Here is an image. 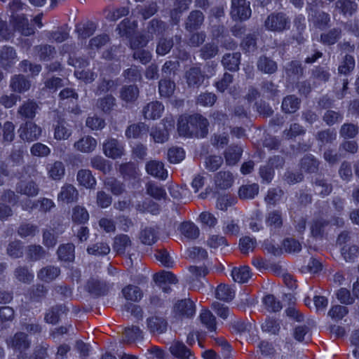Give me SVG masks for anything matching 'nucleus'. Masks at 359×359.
I'll return each instance as SVG.
<instances>
[{"label":"nucleus","mask_w":359,"mask_h":359,"mask_svg":"<svg viewBox=\"0 0 359 359\" xmlns=\"http://www.w3.org/2000/svg\"><path fill=\"white\" fill-rule=\"evenodd\" d=\"M208 121L201 115L181 116L177 123V130L184 137H205L208 133Z\"/></svg>","instance_id":"nucleus-1"},{"label":"nucleus","mask_w":359,"mask_h":359,"mask_svg":"<svg viewBox=\"0 0 359 359\" xmlns=\"http://www.w3.org/2000/svg\"><path fill=\"white\" fill-rule=\"evenodd\" d=\"M264 28L270 32H283L290 27V19L283 12H273L264 22Z\"/></svg>","instance_id":"nucleus-2"},{"label":"nucleus","mask_w":359,"mask_h":359,"mask_svg":"<svg viewBox=\"0 0 359 359\" xmlns=\"http://www.w3.org/2000/svg\"><path fill=\"white\" fill-rule=\"evenodd\" d=\"M11 347L14 351L18 352V359H31V356L27 353L31 346V340L28 335L23 332H19L11 338Z\"/></svg>","instance_id":"nucleus-3"},{"label":"nucleus","mask_w":359,"mask_h":359,"mask_svg":"<svg viewBox=\"0 0 359 359\" xmlns=\"http://www.w3.org/2000/svg\"><path fill=\"white\" fill-rule=\"evenodd\" d=\"M41 128L32 121L25 122L18 129L20 138L27 142L37 140L41 135Z\"/></svg>","instance_id":"nucleus-4"},{"label":"nucleus","mask_w":359,"mask_h":359,"mask_svg":"<svg viewBox=\"0 0 359 359\" xmlns=\"http://www.w3.org/2000/svg\"><path fill=\"white\" fill-rule=\"evenodd\" d=\"M231 14L235 19H248L251 15L250 3L246 0H232Z\"/></svg>","instance_id":"nucleus-5"},{"label":"nucleus","mask_w":359,"mask_h":359,"mask_svg":"<svg viewBox=\"0 0 359 359\" xmlns=\"http://www.w3.org/2000/svg\"><path fill=\"white\" fill-rule=\"evenodd\" d=\"M309 13V21L314 27L325 29L330 26L331 22L330 15L323 11L314 10Z\"/></svg>","instance_id":"nucleus-6"},{"label":"nucleus","mask_w":359,"mask_h":359,"mask_svg":"<svg viewBox=\"0 0 359 359\" xmlns=\"http://www.w3.org/2000/svg\"><path fill=\"white\" fill-rule=\"evenodd\" d=\"M170 353L179 359H194V354L182 341L174 340L169 347Z\"/></svg>","instance_id":"nucleus-7"},{"label":"nucleus","mask_w":359,"mask_h":359,"mask_svg":"<svg viewBox=\"0 0 359 359\" xmlns=\"http://www.w3.org/2000/svg\"><path fill=\"white\" fill-rule=\"evenodd\" d=\"M104 154L113 159L121 157L124 154L123 144L116 139H109L103 144Z\"/></svg>","instance_id":"nucleus-8"},{"label":"nucleus","mask_w":359,"mask_h":359,"mask_svg":"<svg viewBox=\"0 0 359 359\" xmlns=\"http://www.w3.org/2000/svg\"><path fill=\"white\" fill-rule=\"evenodd\" d=\"M85 288L92 296L96 297L106 295L109 292V286L107 284L95 278H91L88 280Z\"/></svg>","instance_id":"nucleus-9"},{"label":"nucleus","mask_w":359,"mask_h":359,"mask_svg":"<svg viewBox=\"0 0 359 359\" xmlns=\"http://www.w3.org/2000/svg\"><path fill=\"white\" fill-rule=\"evenodd\" d=\"M205 74L202 72L200 67H193L185 73L187 83L189 88H198L205 80Z\"/></svg>","instance_id":"nucleus-10"},{"label":"nucleus","mask_w":359,"mask_h":359,"mask_svg":"<svg viewBox=\"0 0 359 359\" xmlns=\"http://www.w3.org/2000/svg\"><path fill=\"white\" fill-rule=\"evenodd\" d=\"M205 16L203 13L198 11H192L184 22V28L187 31L192 32L201 28L203 24Z\"/></svg>","instance_id":"nucleus-11"},{"label":"nucleus","mask_w":359,"mask_h":359,"mask_svg":"<svg viewBox=\"0 0 359 359\" xmlns=\"http://www.w3.org/2000/svg\"><path fill=\"white\" fill-rule=\"evenodd\" d=\"M14 29L24 36H30L34 33V28L30 26L28 19L24 15H12Z\"/></svg>","instance_id":"nucleus-12"},{"label":"nucleus","mask_w":359,"mask_h":359,"mask_svg":"<svg viewBox=\"0 0 359 359\" xmlns=\"http://www.w3.org/2000/svg\"><path fill=\"white\" fill-rule=\"evenodd\" d=\"M145 169L149 175L156 178L163 180L168 177V172L161 161L151 160L146 163Z\"/></svg>","instance_id":"nucleus-13"},{"label":"nucleus","mask_w":359,"mask_h":359,"mask_svg":"<svg viewBox=\"0 0 359 359\" xmlns=\"http://www.w3.org/2000/svg\"><path fill=\"white\" fill-rule=\"evenodd\" d=\"M79 198V191L71 184H64L57 194V201L66 203L76 202Z\"/></svg>","instance_id":"nucleus-14"},{"label":"nucleus","mask_w":359,"mask_h":359,"mask_svg":"<svg viewBox=\"0 0 359 359\" xmlns=\"http://www.w3.org/2000/svg\"><path fill=\"white\" fill-rule=\"evenodd\" d=\"M15 191L18 194L25 195L28 197H34L39 194V187L33 180H21L17 183Z\"/></svg>","instance_id":"nucleus-15"},{"label":"nucleus","mask_w":359,"mask_h":359,"mask_svg":"<svg viewBox=\"0 0 359 359\" xmlns=\"http://www.w3.org/2000/svg\"><path fill=\"white\" fill-rule=\"evenodd\" d=\"M174 311L177 315L180 316L190 318L195 314V305L194 302L189 299H182L175 304Z\"/></svg>","instance_id":"nucleus-16"},{"label":"nucleus","mask_w":359,"mask_h":359,"mask_svg":"<svg viewBox=\"0 0 359 359\" xmlns=\"http://www.w3.org/2000/svg\"><path fill=\"white\" fill-rule=\"evenodd\" d=\"M334 11L343 15H353L358 10V4L353 0H337Z\"/></svg>","instance_id":"nucleus-17"},{"label":"nucleus","mask_w":359,"mask_h":359,"mask_svg":"<svg viewBox=\"0 0 359 359\" xmlns=\"http://www.w3.org/2000/svg\"><path fill=\"white\" fill-rule=\"evenodd\" d=\"M30 87V81L22 74L14 75L11 79L10 88L13 92L23 93L27 91Z\"/></svg>","instance_id":"nucleus-18"},{"label":"nucleus","mask_w":359,"mask_h":359,"mask_svg":"<svg viewBox=\"0 0 359 359\" xmlns=\"http://www.w3.org/2000/svg\"><path fill=\"white\" fill-rule=\"evenodd\" d=\"M154 280L165 292H168L170 289L167 284H172L177 282L176 276L170 271H162L156 273L154 276Z\"/></svg>","instance_id":"nucleus-19"},{"label":"nucleus","mask_w":359,"mask_h":359,"mask_svg":"<svg viewBox=\"0 0 359 359\" xmlns=\"http://www.w3.org/2000/svg\"><path fill=\"white\" fill-rule=\"evenodd\" d=\"M257 68L262 73L273 74L278 70V64L272 58L261 55L257 61Z\"/></svg>","instance_id":"nucleus-20"},{"label":"nucleus","mask_w":359,"mask_h":359,"mask_svg":"<svg viewBox=\"0 0 359 359\" xmlns=\"http://www.w3.org/2000/svg\"><path fill=\"white\" fill-rule=\"evenodd\" d=\"M39 105L32 100H27L20 105L18 109V114L24 119H33L37 110Z\"/></svg>","instance_id":"nucleus-21"},{"label":"nucleus","mask_w":359,"mask_h":359,"mask_svg":"<svg viewBox=\"0 0 359 359\" xmlns=\"http://www.w3.org/2000/svg\"><path fill=\"white\" fill-rule=\"evenodd\" d=\"M163 105L158 101L151 102L144 107L142 114L146 119H157L161 116Z\"/></svg>","instance_id":"nucleus-22"},{"label":"nucleus","mask_w":359,"mask_h":359,"mask_svg":"<svg viewBox=\"0 0 359 359\" xmlns=\"http://www.w3.org/2000/svg\"><path fill=\"white\" fill-rule=\"evenodd\" d=\"M163 121L168 123V126L165 125V128L163 129L153 128L150 133V135L156 143H163L166 142L169 136L168 127H170V129L174 128V121L172 118L168 120L167 118L163 119Z\"/></svg>","instance_id":"nucleus-23"},{"label":"nucleus","mask_w":359,"mask_h":359,"mask_svg":"<svg viewBox=\"0 0 359 359\" xmlns=\"http://www.w3.org/2000/svg\"><path fill=\"white\" fill-rule=\"evenodd\" d=\"M319 161L311 154L305 155L299 163L300 169L307 173L317 172L319 169Z\"/></svg>","instance_id":"nucleus-24"},{"label":"nucleus","mask_w":359,"mask_h":359,"mask_svg":"<svg viewBox=\"0 0 359 359\" xmlns=\"http://www.w3.org/2000/svg\"><path fill=\"white\" fill-rule=\"evenodd\" d=\"M147 327L151 333L162 334L165 332L168 323L159 316H151L147 320Z\"/></svg>","instance_id":"nucleus-25"},{"label":"nucleus","mask_w":359,"mask_h":359,"mask_svg":"<svg viewBox=\"0 0 359 359\" xmlns=\"http://www.w3.org/2000/svg\"><path fill=\"white\" fill-rule=\"evenodd\" d=\"M60 274L59 267L48 265L41 268L37 273V278L41 281L50 283Z\"/></svg>","instance_id":"nucleus-26"},{"label":"nucleus","mask_w":359,"mask_h":359,"mask_svg":"<svg viewBox=\"0 0 359 359\" xmlns=\"http://www.w3.org/2000/svg\"><path fill=\"white\" fill-rule=\"evenodd\" d=\"M76 180L81 186L86 189H94L96 185V180L89 170L81 169L78 171Z\"/></svg>","instance_id":"nucleus-27"},{"label":"nucleus","mask_w":359,"mask_h":359,"mask_svg":"<svg viewBox=\"0 0 359 359\" xmlns=\"http://www.w3.org/2000/svg\"><path fill=\"white\" fill-rule=\"evenodd\" d=\"M342 30L340 27H334L320 34V42L326 46L335 44L341 37Z\"/></svg>","instance_id":"nucleus-28"},{"label":"nucleus","mask_w":359,"mask_h":359,"mask_svg":"<svg viewBox=\"0 0 359 359\" xmlns=\"http://www.w3.org/2000/svg\"><path fill=\"white\" fill-rule=\"evenodd\" d=\"M16 58L17 53L11 46H4L0 50V62L4 68L11 67Z\"/></svg>","instance_id":"nucleus-29"},{"label":"nucleus","mask_w":359,"mask_h":359,"mask_svg":"<svg viewBox=\"0 0 359 359\" xmlns=\"http://www.w3.org/2000/svg\"><path fill=\"white\" fill-rule=\"evenodd\" d=\"M47 172L50 179L59 181L65 175V167L62 161H56L47 165Z\"/></svg>","instance_id":"nucleus-30"},{"label":"nucleus","mask_w":359,"mask_h":359,"mask_svg":"<svg viewBox=\"0 0 359 359\" xmlns=\"http://www.w3.org/2000/svg\"><path fill=\"white\" fill-rule=\"evenodd\" d=\"M75 149L83 153H90L95 150L97 141L90 136H84L74 144Z\"/></svg>","instance_id":"nucleus-31"},{"label":"nucleus","mask_w":359,"mask_h":359,"mask_svg":"<svg viewBox=\"0 0 359 359\" xmlns=\"http://www.w3.org/2000/svg\"><path fill=\"white\" fill-rule=\"evenodd\" d=\"M240 62L241 53L238 52L233 53H226L222 60V63L224 68L232 72L238 70Z\"/></svg>","instance_id":"nucleus-32"},{"label":"nucleus","mask_w":359,"mask_h":359,"mask_svg":"<svg viewBox=\"0 0 359 359\" xmlns=\"http://www.w3.org/2000/svg\"><path fill=\"white\" fill-rule=\"evenodd\" d=\"M259 187L257 184H248L242 185L238 191V197L241 200L253 199L258 194Z\"/></svg>","instance_id":"nucleus-33"},{"label":"nucleus","mask_w":359,"mask_h":359,"mask_svg":"<svg viewBox=\"0 0 359 359\" xmlns=\"http://www.w3.org/2000/svg\"><path fill=\"white\" fill-rule=\"evenodd\" d=\"M147 194L156 200L166 199L167 194L161 185L154 182H149L146 184Z\"/></svg>","instance_id":"nucleus-34"},{"label":"nucleus","mask_w":359,"mask_h":359,"mask_svg":"<svg viewBox=\"0 0 359 359\" xmlns=\"http://www.w3.org/2000/svg\"><path fill=\"white\" fill-rule=\"evenodd\" d=\"M316 191L323 197L328 196L332 191V185L322 176L316 177L312 181Z\"/></svg>","instance_id":"nucleus-35"},{"label":"nucleus","mask_w":359,"mask_h":359,"mask_svg":"<svg viewBox=\"0 0 359 359\" xmlns=\"http://www.w3.org/2000/svg\"><path fill=\"white\" fill-rule=\"evenodd\" d=\"M330 222L322 217L313 219L310 226L311 233L315 238H322Z\"/></svg>","instance_id":"nucleus-36"},{"label":"nucleus","mask_w":359,"mask_h":359,"mask_svg":"<svg viewBox=\"0 0 359 359\" xmlns=\"http://www.w3.org/2000/svg\"><path fill=\"white\" fill-rule=\"evenodd\" d=\"M301 100L294 95L286 96L282 102V109L285 113L292 114L297 111L300 107Z\"/></svg>","instance_id":"nucleus-37"},{"label":"nucleus","mask_w":359,"mask_h":359,"mask_svg":"<svg viewBox=\"0 0 359 359\" xmlns=\"http://www.w3.org/2000/svg\"><path fill=\"white\" fill-rule=\"evenodd\" d=\"M74 249V245L72 243L60 245L57 251L59 259L65 262H73L75 257Z\"/></svg>","instance_id":"nucleus-38"},{"label":"nucleus","mask_w":359,"mask_h":359,"mask_svg":"<svg viewBox=\"0 0 359 359\" xmlns=\"http://www.w3.org/2000/svg\"><path fill=\"white\" fill-rule=\"evenodd\" d=\"M180 231L184 237L190 240L196 239L200 233L198 227L191 222H182Z\"/></svg>","instance_id":"nucleus-39"},{"label":"nucleus","mask_w":359,"mask_h":359,"mask_svg":"<svg viewBox=\"0 0 359 359\" xmlns=\"http://www.w3.org/2000/svg\"><path fill=\"white\" fill-rule=\"evenodd\" d=\"M104 188L110 191L114 195L118 196L125 191L123 183L114 177H107L104 180Z\"/></svg>","instance_id":"nucleus-40"},{"label":"nucleus","mask_w":359,"mask_h":359,"mask_svg":"<svg viewBox=\"0 0 359 359\" xmlns=\"http://www.w3.org/2000/svg\"><path fill=\"white\" fill-rule=\"evenodd\" d=\"M131 240L128 235H117L114 240L113 248L119 255L124 254L126 249L130 247Z\"/></svg>","instance_id":"nucleus-41"},{"label":"nucleus","mask_w":359,"mask_h":359,"mask_svg":"<svg viewBox=\"0 0 359 359\" xmlns=\"http://www.w3.org/2000/svg\"><path fill=\"white\" fill-rule=\"evenodd\" d=\"M215 182L217 187L226 189L232 185L233 177L229 172L220 171L215 175Z\"/></svg>","instance_id":"nucleus-42"},{"label":"nucleus","mask_w":359,"mask_h":359,"mask_svg":"<svg viewBox=\"0 0 359 359\" xmlns=\"http://www.w3.org/2000/svg\"><path fill=\"white\" fill-rule=\"evenodd\" d=\"M304 67L297 60H292L285 67V74L290 78L299 79L304 75Z\"/></svg>","instance_id":"nucleus-43"},{"label":"nucleus","mask_w":359,"mask_h":359,"mask_svg":"<svg viewBox=\"0 0 359 359\" xmlns=\"http://www.w3.org/2000/svg\"><path fill=\"white\" fill-rule=\"evenodd\" d=\"M158 233L156 228L147 226L141 231L140 239L142 243L151 245L158 240Z\"/></svg>","instance_id":"nucleus-44"},{"label":"nucleus","mask_w":359,"mask_h":359,"mask_svg":"<svg viewBox=\"0 0 359 359\" xmlns=\"http://www.w3.org/2000/svg\"><path fill=\"white\" fill-rule=\"evenodd\" d=\"M148 131L149 126L144 123L140 122L129 126L126 130V135L128 138H138Z\"/></svg>","instance_id":"nucleus-45"},{"label":"nucleus","mask_w":359,"mask_h":359,"mask_svg":"<svg viewBox=\"0 0 359 359\" xmlns=\"http://www.w3.org/2000/svg\"><path fill=\"white\" fill-rule=\"evenodd\" d=\"M34 50L41 60H50L56 53L55 48L48 44L36 46Z\"/></svg>","instance_id":"nucleus-46"},{"label":"nucleus","mask_w":359,"mask_h":359,"mask_svg":"<svg viewBox=\"0 0 359 359\" xmlns=\"http://www.w3.org/2000/svg\"><path fill=\"white\" fill-rule=\"evenodd\" d=\"M46 250L39 245H30L27 246L26 256L28 261L36 262L45 257Z\"/></svg>","instance_id":"nucleus-47"},{"label":"nucleus","mask_w":359,"mask_h":359,"mask_svg":"<svg viewBox=\"0 0 359 359\" xmlns=\"http://www.w3.org/2000/svg\"><path fill=\"white\" fill-rule=\"evenodd\" d=\"M199 318L201 323L208 329V331L214 332L216 330V318L210 311L207 309L202 310L200 313Z\"/></svg>","instance_id":"nucleus-48"},{"label":"nucleus","mask_w":359,"mask_h":359,"mask_svg":"<svg viewBox=\"0 0 359 359\" xmlns=\"http://www.w3.org/2000/svg\"><path fill=\"white\" fill-rule=\"evenodd\" d=\"M231 276L235 282L246 283L251 277L250 268L246 266L234 267L231 271Z\"/></svg>","instance_id":"nucleus-49"},{"label":"nucleus","mask_w":359,"mask_h":359,"mask_svg":"<svg viewBox=\"0 0 359 359\" xmlns=\"http://www.w3.org/2000/svg\"><path fill=\"white\" fill-rule=\"evenodd\" d=\"M122 294L124 298L131 302H138L142 297V292L140 288L134 285H128L122 289Z\"/></svg>","instance_id":"nucleus-50"},{"label":"nucleus","mask_w":359,"mask_h":359,"mask_svg":"<svg viewBox=\"0 0 359 359\" xmlns=\"http://www.w3.org/2000/svg\"><path fill=\"white\" fill-rule=\"evenodd\" d=\"M235 295L234 290L225 284L219 285L215 290V297L224 302L231 301Z\"/></svg>","instance_id":"nucleus-51"},{"label":"nucleus","mask_w":359,"mask_h":359,"mask_svg":"<svg viewBox=\"0 0 359 359\" xmlns=\"http://www.w3.org/2000/svg\"><path fill=\"white\" fill-rule=\"evenodd\" d=\"M243 149L238 146L229 147L225 151L226 163L229 165H234L240 160Z\"/></svg>","instance_id":"nucleus-52"},{"label":"nucleus","mask_w":359,"mask_h":359,"mask_svg":"<svg viewBox=\"0 0 359 359\" xmlns=\"http://www.w3.org/2000/svg\"><path fill=\"white\" fill-rule=\"evenodd\" d=\"M266 224L271 229H277L283 226L282 213L280 210H273L268 213Z\"/></svg>","instance_id":"nucleus-53"},{"label":"nucleus","mask_w":359,"mask_h":359,"mask_svg":"<svg viewBox=\"0 0 359 359\" xmlns=\"http://www.w3.org/2000/svg\"><path fill=\"white\" fill-rule=\"evenodd\" d=\"M359 133V128L357 124L353 123H345L341 125L339 129V135L345 139H353Z\"/></svg>","instance_id":"nucleus-54"},{"label":"nucleus","mask_w":359,"mask_h":359,"mask_svg":"<svg viewBox=\"0 0 359 359\" xmlns=\"http://www.w3.org/2000/svg\"><path fill=\"white\" fill-rule=\"evenodd\" d=\"M167 29V25L158 19H153L149 22L147 27V32L148 34L152 36V39L154 35H160L165 32Z\"/></svg>","instance_id":"nucleus-55"},{"label":"nucleus","mask_w":359,"mask_h":359,"mask_svg":"<svg viewBox=\"0 0 359 359\" xmlns=\"http://www.w3.org/2000/svg\"><path fill=\"white\" fill-rule=\"evenodd\" d=\"M142 338V332L137 326H131L125 329L121 341L123 343H131L135 340Z\"/></svg>","instance_id":"nucleus-56"},{"label":"nucleus","mask_w":359,"mask_h":359,"mask_svg":"<svg viewBox=\"0 0 359 359\" xmlns=\"http://www.w3.org/2000/svg\"><path fill=\"white\" fill-rule=\"evenodd\" d=\"M139 95V89L135 85L125 86L121 90V98L127 102H133Z\"/></svg>","instance_id":"nucleus-57"},{"label":"nucleus","mask_w":359,"mask_h":359,"mask_svg":"<svg viewBox=\"0 0 359 359\" xmlns=\"http://www.w3.org/2000/svg\"><path fill=\"white\" fill-rule=\"evenodd\" d=\"M152 40V36L151 34H139L130 39V46L133 50H136L145 47L148 42Z\"/></svg>","instance_id":"nucleus-58"},{"label":"nucleus","mask_w":359,"mask_h":359,"mask_svg":"<svg viewBox=\"0 0 359 359\" xmlns=\"http://www.w3.org/2000/svg\"><path fill=\"white\" fill-rule=\"evenodd\" d=\"M72 219L74 223L85 224L89 219V214L84 207L76 205L72 208Z\"/></svg>","instance_id":"nucleus-59"},{"label":"nucleus","mask_w":359,"mask_h":359,"mask_svg":"<svg viewBox=\"0 0 359 359\" xmlns=\"http://www.w3.org/2000/svg\"><path fill=\"white\" fill-rule=\"evenodd\" d=\"M15 278L23 283L29 284L34 280V275L25 266H19L14 271Z\"/></svg>","instance_id":"nucleus-60"},{"label":"nucleus","mask_w":359,"mask_h":359,"mask_svg":"<svg viewBox=\"0 0 359 359\" xmlns=\"http://www.w3.org/2000/svg\"><path fill=\"white\" fill-rule=\"evenodd\" d=\"M137 27L135 22H132L129 19H124L117 27L118 33L121 36L127 38L131 37Z\"/></svg>","instance_id":"nucleus-61"},{"label":"nucleus","mask_w":359,"mask_h":359,"mask_svg":"<svg viewBox=\"0 0 359 359\" xmlns=\"http://www.w3.org/2000/svg\"><path fill=\"white\" fill-rule=\"evenodd\" d=\"M200 56L206 60L215 57L219 53V47L215 42L205 43L199 50Z\"/></svg>","instance_id":"nucleus-62"},{"label":"nucleus","mask_w":359,"mask_h":359,"mask_svg":"<svg viewBox=\"0 0 359 359\" xmlns=\"http://www.w3.org/2000/svg\"><path fill=\"white\" fill-rule=\"evenodd\" d=\"M116 106V99L111 95L100 98L97 102V107L104 113L109 114Z\"/></svg>","instance_id":"nucleus-63"},{"label":"nucleus","mask_w":359,"mask_h":359,"mask_svg":"<svg viewBox=\"0 0 359 359\" xmlns=\"http://www.w3.org/2000/svg\"><path fill=\"white\" fill-rule=\"evenodd\" d=\"M67 311V307L63 305L53 306L46 313L45 319L49 323L55 324L58 322L60 315L65 313Z\"/></svg>","instance_id":"nucleus-64"}]
</instances>
